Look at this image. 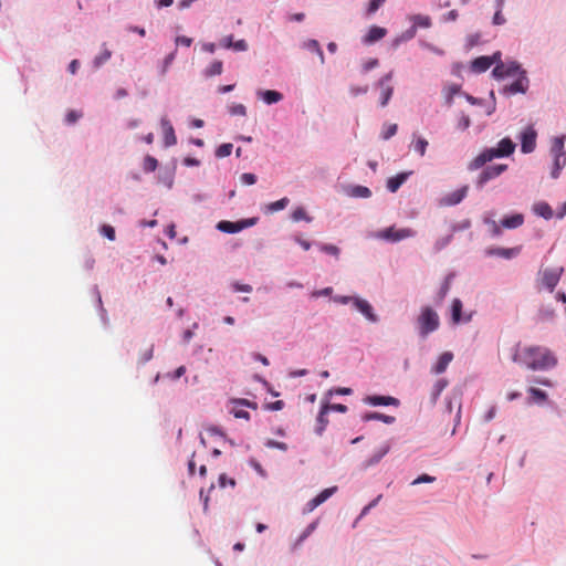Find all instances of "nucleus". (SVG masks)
Instances as JSON below:
<instances>
[{
    "mask_svg": "<svg viewBox=\"0 0 566 566\" xmlns=\"http://www.w3.org/2000/svg\"><path fill=\"white\" fill-rule=\"evenodd\" d=\"M319 249L321 251L334 255L336 258L339 255V249L334 244H321Z\"/></svg>",
    "mask_w": 566,
    "mask_h": 566,
    "instance_id": "obj_46",
    "label": "nucleus"
},
{
    "mask_svg": "<svg viewBox=\"0 0 566 566\" xmlns=\"http://www.w3.org/2000/svg\"><path fill=\"white\" fill-rule=\"evenodd\" d=\"M111 56H112V52L107 48H104L102 50V52L94 60L95 66L98 67V66L103 65L111 59Z\"/></svg>",
    "mask_w": 566,
    "mask_h": 566,
    "instance_id": "obj_38",
    "label": "nucleus"
},
{
    "mask_svg": "<svg viewBox=\"0 0 566 566\" xmlns=\"http://www.w3.org/2000/svg\"><path fill=\"white\" fill-rule=\"evenodd\" d=\"M513 360L525 365L532 370H546L555 367L557 364L554 353L544 346H527L516 350Z\"/></svg>",
    "mask_w": 566,
    "mask_h": 566,
    "instance_id": "obj_1",
    "label": "nucleus"
},
{
    "mask_svg": "<svg viewBox=\"0 0 566 566\" xmlns=\"http://www.w3.org/2000/svg\"><path fill=\"white\" fill-rule=\"evenodd\" d=\"M453 354L451 352L442 353L437 363L432 366V373L439 375L446 371L448 365L452 361Z\"/></svg>",
    "mask_w": 566,
    "mask_h": 566,
    "instance_id": "obj_17",
    "label": "nucleus"
},
{
    "mask_svg": "<svg viewBox=\"0 0 566 566\" xmlns=\"http://www.w3.org/2000/svg\"><path fill=\"white\" fill-rule=\"evenodd\" d=\"M485 253H486V255H490V256L495 255V256H500L503 259H512L520 253V249L518 248H510V249L490 248L485 251Z\"/></svg>",
    "mask_w": 566,
    "mask_h": 566,
    "instance_id": "obj_16",
    "label": "nucleus"
},
{
    "mask_svg": "<svg viewBox=\"0 0 566 566\" xmlns=\"http://www.w3.org/2000/svg\"><path fill=\"white\" fill-rule=\"evenodd\" d=\"M232 50L238 51V52L247 51L248 43L245 42V40H238V41L233 42Z\"/></svg>",
    "mask_w": 566,
    "mask_h": 566,
    "instance_id": "obj_58",
    "label": "nucleus"
},
{
    "mask_svg": "<svg viewBox=\"0 0 566 566\" xmlns=\"http://www.w3.org/2000/svg\"><path fill=\"white\" fill-rule=\"evenodd\" d=\"M493 23L495 25H502L505 23V18L502 14V11L496 10L494 17H493Z\"/></svg>",
    "mask_w": 566,
    "mask_h": 566,
    "instance_id": "obj_64",
    "label": "nucleus"
},
{
    "mask_svg": "<svg viewBox=\"0 0 566 566\" xmlns=\"http://www.w3.org/2000/svg\"><path fill=\"white\" fill-rule=\"evenodd\" d=\"M436 480L434 476H431V475H428V474H422L420 476H418L413 482L412 484H420V483H431Z\"/></svg>",
    "mask_w": 566,
    "mask_h": 566,
    "instance_id": "obj_61",
    "label": "nucleus"
},
{
    "mask_svg": "<svg viewBox=\"0 0 566 566\" xmlns=\"http://www.w3.org/2000/svg\"><path fill=\"white\" fill-rule=\"evenodd\" d=\"M227 484H230L231 486L235 485V481L233 479H228L226 474H221L219 476V485L221 488H226Z\"/></svg>",
    "mask_w": 566,
    "mask_h": 566,
    "instance_id": "obj_62",
    "label": "nucleus"
},
{
    "mask_svg": "<svg viewBox=\"0 0 566 566\" xmlns=\"http://www.w3.org/2000/svg\"><path fill=\"white\" fill-rule=\"evenodd\" d=\"M290 200L289 198L284 197L277 201L271 202L268 205L266 209L269 212H276L280 210H283L289 205Z\"/></svg>",
    "mask_w": 566,
    "mask_h": 566,
    "instance_id": "obj_33",
    "label": "nucleus"
},
{
    "mask_svg": "<svg viewBox=\"0 0 566 566\" xmlns=\"http://www.w3.org/2000/svg\"><path fill=\"white\" fill-rule=\"evenodd\" d=\"M176 57V51L175 52H171L170 54H168L165 60H164V64H163V69H161V74L165 75L167 70L169 69V66L171 65V63L174 62Z\"/></svg>",
    "mask_w": 566,
    "mask_h": 566,
    "instance_id": "obj_52",
    "label": "nucleus"
},
{
    "mask_svg": "<svg viewBox=\"0 0 566 566\" xmlns=\"http://www.w3.org/2000/svg\"><path fill=\"white\" fill-rule=\"evenodd\" d=\"M563 272H564V269L562 266L553 268V269H545V270L541 271L539 272L541 286L547 289L549 292H553L555 286L558 284Z\"/></svg>",
    "mask_w": 566,
    "mask_h": 566,
    "instance_id": "obj_5",
    "label": "nucleus"
},
{
    "mask_svg": "<svg viewBox=\"0 0 566 566\" xmlns=\"http://www.w3.org/2000/svg\"><path fill=\"white\" fill-rule=\"evenodd\" d=\"M81 117H82V113L76 112V111H70L66 114L65 120L67 124H74Z\"/></svg>",
    "mask_w": 566,
    "mask_h": 566,
    "instance_id": "obj_54",
    "label": "nucleus"
},
{
    "mask_svg": "<svg viewBox=\"0 0 566 566\" xmlns=\"http://www.w3.org/2000/svg\"><path fill=\"white\" fill-rule=\"evenodd\" d=\"M233 42H234L233 41V36L232 35H227V36H224V38H222L220 40L219 45L224 48V49H232Z\"/></svg>",
    "mask_w": 566,
    "mask_h": 566,
    "instance_id": "obj_57",
    "label": "nucleus"
},
{
    "mask_svg": "<svg viewBox=\"0 0 566 566\" xmlns=\"http://www.w3.org/2000/svg\"><path fill=\"white\" fill-rule=\"evenodd\" d=\"M317 526V522H313L304 530V532L300 535V537L293 544L292 551H295L298 546L303 544V542L314 532Z\"/></svg>",
    "mask_w": 566,
    "mask_h": 566,
    "instance_id": "obj_28",
    "label": "nucleus"
},
{
    "mask_svg": "<svg viewBox=\"0 0 566 566\" xmlns=\"http://www.w3.org/2000/svg\"><path fill=\"white\" fill-rule=\"evenodd\" d=\"M536 132L533 127H527L521 136V150L524 154H530L536 146Z\"/></svg>",
    "mask_w": 566,
    "mask_h": 566,
    "instance_id": "obj_9",
    "label": "nucleus"
},
{
    "mask_svg": "<svg viewBox=\"0 0 566 566\" xmlns=\"http://www.w3.org/2000/svg\"><path fill=\"white\" fill-rule=\"evenodd\" d=\"M161 128L164 133V144L166 147H170L177 144V137L175 135V129L170 122L167 118H161Z\"/></svg>",
    "mask_w": 566,
    "mask_h": 566,
    "instance_id": "obj_13",
    "label": "nucleus"
},
{
    "mask_svg": "<svg viewBox=\"0 0 566 566\" xmlns=\"http://www.w3.org/2000/svg\"><path fill=\"white\" fill-rule=\"evenodd\" d=\"M337 491V486H332L323 490L319 494H317L315 497H313L311 501L306 504V511L312 512L317 506L323 504L325 501H327L335 492Z\"/></svg>",
    "mask_w": 566,
    "mask_h": 566,
    "instance_id": "obj_11",
    "label": "nucleus"
},
{
    "mask_svg": "<svg viewBox=\"0 0 566 566\" xmlns=\"http://www.w3.org/2000/svg\"><path fill=\"white\" fill-rule=\"evenodd\" d=\"M240 180L243 185L251 186L256 182V176L251 172H244L241 175Z\"/></svg>",
    "mask_w": 566,
    "mask_h": 566,
    "instance_id": "obj_47",
    "label": "nucleus"
},
{
    "mask_svg": "<svg viewBox=\"0 0 566 566\" xmlns=\"http://www.w3.org/2000/svg\"><path fill=\"white\" fill-rule=\"evenodd\" d=\"M364 421H370V420H381L385 423H392L395 421V418L392 416H387L379 412H369L364 415L363 417Z\"/></svg>",
    "mask_w": 566,
    "mask_h": 566,
    "instance_id": "obj_29",
    "label": "nucleus"
},
{
    "mask_svg": "<svg viewBox=\"0 0 566 566\" xmlns=\"http://www.w3.org/2000/svg\"><path fill=\"white\" fill-rule=\"evenodd\" d=\"M506 169H507V165H504V164L488 166L485 169L482 170V172L480 174V176L478 178V181H476L478 187H483L488 181L499 177Z\"/></svg>",
    "mask_w": 566,
    "mask_h": 566,
    "instance_id": "obj_7",
    "label": "nucleus"
},
{
    "mask_svg": "<svg viewBox=\"0 0 566 566\" xmlns=\"http://www.w3.org/2000/svg\"><path fill=\"white\" fill-rule=\"evenodd\" d=\"M566 165V155H557L554 157V168L552 170V177L557 178L559 176L560 170Z\"/></svg>",
    "mask_w": 566,
    "mask_h": 566,
    "instance_id": "obj_30",
    "label": "nucleus"
},
{
    "mask_svg": "<svg viewBox=\"0 0 566 566\" xmlns=\"http://www.w3.org/2000/svg\"><path fill=\"white\" fill-rule=\"evenodd\" d=\"M353 305L357 311L364 314L367 319L370 322H377V316L374 314L373 306L366 300L354 297Z\"/></svg>",
    "mask_w": 566,
    "mask_h": 566,
    "instance_id": "obj_12",
    "label": "nucleus"
},
{
    "mask_svg": "<svg viewBox=\"0 0 566 566\" xmlns=\"http://www.w3.org/2000/svg\"><path fill=\"white\" fill-rule=\"evenodd\" d=\"M419 334L421 337H427L429 334L437 331L440 326V318L438 313L430 306H423L417 318Z\"/></svg>",
    "mask_w": 566,
    "mask_h": 566,
    "instance_id": "obj_3",
    "label": "nucleus"
},
{
    "mask_svg": "<svg viewBox=\"0 0 566 566\" xmlns=\"http://www.w3.org/2000/svg\"><path fill=\"white\" fill-rule=\"evenodd\" d=\"M192 44V39L191 38H188V36H185V35H180V36H177L176 38V45H182V46H190Z\"/></svg>",
    "mask_w": 566,
    "mask_h": 566,
    "instance_id": "obj_59",
    "label": "nucleus"
},
{
    "mask_svg": "<svg viewBox=\"0 0 566 566\" xmlns=\"http://www.w3.org/2000/svg\"><path fill=\"white\" fill-rule=\"evenodd\" d=\"M463 304L461 300L454 298L451 304V321L453 324L469 323L472 319V313L462 315Z\"/></svg>",
    "mask_w": 566,
    "mask_h": 566,
    "instance_id": "obj_10",
    "label": "nucleus"
},
{
    "mask_svg": "<svg viewBox=\"0 0 566 566\" xmlns=\"http://www.w3.org/2000/svg\"><path fill=\"white\" fill-rule=\"evenodd\" d=\"M364 401L370 406H398L399 400L391 396H368Z\"/></svg>",
    "mask_w": 566,
    "mask_h": 566,
    "instance_id": "obj_14",
    "label": "nucleus"
},
{
    "mask_svg": "<svg viewBox=\"0 0 566 566\" xmlns=\"http://www.w3.org/2000/svg\"><path fill=\"white\" fill-rule=\"evenodd\" d=\"M397 129H398V126L397 124H390L386 127V129L382 132V138L385 140L389 139L390 137H392L394 135H396L397 133Z\"/></svg>",
    "mask_w": 566,
    "mask_h": 566,
    "instance_id": "obj_50",
    "label": "nucleus"
},
{
    "mask_svg": "<svg viewBox=\"0 0 566 566\" xmlns=\"http://www.w3.org/2000/svg\"><path fill=\"white\" fill-rule=\"evenodd\" d=\"M564 143H565V137L562 136V137H556L553 142V145H552V154L554 157H556L557 155H566V151L564 149Z\"/></svg>",
    "mask_w": 566,
    "mask_h": 566,
    "instance_id": "obj_31",
    "label": "nucleus"
},
{
    "mask_svg": "<svg viewBox=\"0 0 566 566\" xmlns=\"http://www.w3.org/2000/svg\"><path fill=\"white\" fill-rule=\"evenodd\" d=\"M353 193L357 197H363V198H368L370 197L371 195V191L367 188V187H364V186H357Z\"/></svg>",
    "mask_w": 566,
    "mask_h": 566,
    "instance_id": "obj_51",
    "label": "nucleus"
},
{
    "mask_svg": "<svg viewBox=\"0 0 566 566\" xmlns=\"http://www.w3.org/2000/svg\"><path fill=\"white\" fill-rule=\"evenodd\" d=\"M229 112L234 116H245L247 108L243 104H232L229 106Z\"/></svg>",
    "mask_w": 566,
    "mask_h": 566,
    "instance_id": "obj_43",
    "label": "nucleus"
},
{
    "mask_svg": "<svg viewBox=\"0 0 566 566\" xmlns=\"http://www.w3.org/2000/svg\"><path fill=\"white\" fill-rule=\"evenodd\" d=\"M524 223V216L521 213H515L510 217H505L501 221V226L506 229H516Z\"/></svg>",
    "mask_w": 566,
    "mask_h": 566,
    "instance_id": "obj_20",
    "label": "nucleus"
},
{
    "mask_svg": "<svg viewBox=\"0 0 566 566\" xmlns=\"http://www.w3.org/2000/svg\"><path fill=\"white\" fill-rule=\"evenodd\" d=\"M379 64V61L378 59H369L367 61H365L361 65V70L364 73H367L369 72L370 70L377 67Z\"/></svg>",
    "mask_w": 566,
    "mask_h": 566,
    "instance_id": "obj_49",
    "label": "nucleus"
},
{
    "mask_svg": "<svg viewBox=\"0 0 566 566\" xmlns=\"http://www.w3.org/2000/svg\"><path fill=\"white\" fill-rule=\"evenodd\" d=\"M157 166H158V161L155 157L149 156V155L145 157L144 164H143V168L145 171H148V172L155 171L157 169Z\"/></svg>",
    "mask_w": 566,
    "mask_h": 566,
    "instance_id": "obj_41",
    "label": "nucleus"
},
{
    "mask_svg": "<svg viewBox=\"0 0 566 566\" xmlns=\"http://www.w3.org/2000/svg\"><path fill=\"white\" fill-rule=\"evenodd\" d=\"M415 234L416 232L410 228L396 229L395 227H389L378 231L375 234V238L389 242H398L408 238H412Z\"/></svg>",
    "mask_w": 566,
    "mask_h": 566,
    "instance_id": "obj_4",
    "label": "nucleus"
},
{
    "mask_svg": "<svg viewBox=\"0 0 566 566\" xmlns=\"http://www.w3.org/2000/svg\"><path fill=\"white\" fill-rule=\"evenodd\" d=\"M256 221V218L242 219L237 222L223 220L218 222L217 229L224 233H237L245 228L254 226Z\"/></svg>",
    "mask_w": 566,
    "mask_h": 566,
    "instance_id": "obj_6",
    "label": "nucleus"
},
{
    "mask_svg": "<svg viewBox=\"0 0 566 566\" xmlns=\"http://www.w3.org/2000/svg\"><path fill=\"white\" fill-rule=\"evenodd\" d=\"M533 211L535 214H537L546 220H549L553 218V209L545 201H539V202L534 203Z\"/></svg>",
    "mask_w": 566,
    "mask_h": 566,
    "instance_id": "obj_21",
    "label": "nucleus"
},
{
    "mask_svg": "<svg viewBox=\"0 0 566 566\" xmlns=\"http://www.w3.org/2000/svg\"><path fill=\"white\" fill-rule=\"evenodd\" d=\"M493 64V60L489 56H480L473 60L472 70L482 73L489 70Z\"/></svg>",
    "mask_w": 566,
    "mask_h": 566,
    "instance_id": "obj_23",
    "label": "nucleus"
},
{
    "mask_svg": "<svg viewBox=\"0 0 566 566\" xmlns=\"http://www.w3.org/2000/svg\"><path fill=\"white\" fill-rule=\"evenodd\" d=\"M232 287L235 292H245V293L252 292V286L249 284L233 283Z\"/></svg>",
    "mask_w": 566,
    "mask_h": 566,
    "instance_id": "obj_60",
    "label": "nucleus"
},
{
    "mask_svg": "<svg viewBox=\"0 0 566 566\" xmlns=\"http://www.w3.org/2000/svg\"><path fill=\"white\" fill-rule=\"evenodd\" d=\"M528 394L531 395L533 402H544L547 399V394L541 389L531 387L528 388Z\"/></svg>",
    "mask_w": 566,
    "mask_h": 566,
    "instance_id": "obj_32",
    "label": "nucleus"
},
{
    "mask_svg": "<svg viewBox=\"0 0 566 566\" xmlns=\"http://www.w3.org/2000/svg\"><path fill=\"white\" fill-rule=\"evenodd\" d=\"M493 75L497 78H504V77H507L509 76V71H507V66L506 64L504 63H500L497 64L493 71H492Z\"/></svg>",
    "mask_w": 566,
    "mask_h": 566,
    "instance_id": "obj_42",
    "label": "nucleus"
},
{
    "mask_svg": "<svg viewBox=\"0 0 566 566\" xmlns=\"http://www.w3.org/2000/svg\"><path fill=\"white\" fill-rule=\"evenodd\" d=\"M450 290V283L448 281H446L441 287H440V291L438 293V303L442 302L443 298L447 296L448 292Z\"/></svg>",
    "mask_w": 566,
    "mask_h": 566,
    "instance_id": "obj_55",
    "label": "nucleus"
},
{
    "mask_svg": "<svg viewBox=\"0 0 566 566\" xmlns=\"http://www.w3.org/2000/svg\"><path fill=\"white\" fill-rule=\"evenodd\" d=\"M233 149V145L230 143L220 145L216 150V156L218 158H224L231 155Z\"/></svg>",
    "mask_w": 566,
    "mask_h": 566,
    "instance_id": "obj_39",
    "label": "nucleus"
},
{
    "mask_svg": "<svg viewBox=\"0 0 566 566\" xmlns=\"http://www.w3.org/2000/svg\"><path fill=\"white\" fill-rule=\"evenodd\" d=\"M368 92V86L367 85H364V86H360V85H350L349 86V93L352 96L356 97V96H359V95H364Z\"/></svg>",
    "mask_w": 566,
    "mask_h": 566,
    "instance_id": "obj_44",
    "label": "nucleus"
},
{
    "mask_svg": "<svg viewBox=\"0 0 566 566\" xmlns=\"http://www.w3.org/2000/svg\"><path fill=\"white\" fill-rule=\"evenodd\" d=\"M467 192H468V187L467 186L462 187L461 189H458V190L453 191L452 193L448 195L447 197H444L442 199V202L446 206L458 205L464 199V197L467 196Z\"/></svg>",
    "mask_w": 566,
    "mask_h": 566,
    "instance_id": "obj_18",
    "label": "nucleus"
},
{
    "mask_svg": "<svg viewBox=\"0 0 566 566\" xmlns=\"http://www.w3.org/2000/svg\"><path fill=\"white\" fill-rule=\"evenodd\" d=\"M266 446L269 448L279 449V450H282V451H286L287 450V444L285 442H281V441H276V440H269L266 442Z\"/></svg>",
    "mask_w": 566,
    "mask_h": 566,
    "instance_id": "obj_53",
    "label": "nucleus"
},
{
    "mask_svg": "<svg viewBox=\"0 0 566 566\" xmlns=\"http://www.w3.org/2000/svg\"><path fill=\"white\" fill-rule=\"evenodd\" d=\"M329 411V406L328 405H324L322 408H321V411L318 413V417H317V422H318V426L316 428V433L317 434H322L323 431L325 430L327 423H328V420L326 418V415L327 412Z\"/></svg>",
    "mask_w": 566,
    "mask_h": 566,
    "instance_id": "obj_27",
    "label": "nucleus"
},
{
    "mask_svg": "<svg viewBox=\"0 0 566 566\" xmlns=\"http://www.w3.org/2000/svg\"><path fill=\"white\" fill-rule=\"evenodd\" d=\"M417 29L416 27L411 25L400 38L396 39L394 42L395 46H398L401 41H408L416 36Z\"/></svg>",
    "mask_w": 566,
    "mask_h": 566,
    "instance_id": "obj_40",
    "label": "nucleus"
},
{
    "mask_svg": "<svg viewBox=\"0 0 566 566\" xmlns=\"http://www.w3.org/2000/svg\"><path fill=\"white\" fill-rule=\"evenodd\" d=\"M292 219L295 222H298L301 220H305L306 222L312 221V218L307 216L305 209L302 207H297L296 209H294V211L292 213Z\"/></svg>",
    "mask_w": 566,
    "mask_h": 566,
    "instance_id": "obj_36",
    "label": "nucleus"
},
{
    "mask_svg": "<svg viewBox=\"0 0 566 566\" xmlns=\"http://www.w3.org/2000/svg\"><path fill=\"white\" fill-rule=\"evenodd\" d=\"M527 85H528V80L525 76V72L523 71L522 76H520L516 81H514L506 90L511 94L525 93Z\"/></svg>",
    "mask_w": 566,
    "mask_h": 566,
    "instance_id": "obj_19",
    "label": "nucleus"
},
{
    "mask_svg": "<svg viewBox=\"0 0 566 566\" xmlns=\"http://www.w3.org/2000/svg\"><path fill=\"white\" fill-rule=\"evenodd\" d=\"M408 177V174H398L397 176L395 177H391L388 179L387 181V188L390 192H396L400 186L406 181Z\"/></svg>",
    "mask_w": 566,
    "mask_h": 566,
    "instance_id": "obj_25",
    "label": "nucleus"
},
{
    "mask_svg": "<svg viewBox=\"0 0 566 566\" xmlns=\"http://www.w3.org/2000/svg\"><path fill=\"white\" fill-rule=\"evenodd\" d=\"M385 1L386 0H370L367 7V14H374L385 3Z\"/></svg>",
    "mask_w": 566,
    "mask_h": 566,
    "instance_id": "obj_45",
    "label": "nucleus"
},
{
    "mask_svg": "<svg viewBox=\"0 0 566 566\" xmlns=\"http://www.w3.org/2000/svg\"><path fill=\"white\" fill-rule=\"evenodd\" d=\"M303 48L311 51V52H314L318 55L319 57V62L321 64H324L325 63V56H324V53H323V50L318 43L317 40H307L303 43Z\"/></svg>",
    "mask_w": 566,
    "mask_h": 566,
    "instance_id": "obj_24",
    "label": "nucleus"
},
{
    "mask_svg": "<svg viewBox=\"0 0 566 566\" xmlns=\"http://www.w3.org/2000/svg\"><path fill=\"white\" fill-rule=\"evenodd\" d=\"M409 20L412 22V25L416 27L417 30L418 28L428 29L432 24L431 18L423 14H413L409 18Z\"/></svg>",
    "mask_w": 566,
    "mask_h": 566,
    "instance_id": "obj_26",
    "label": "nucleus"
},
{
    "mask_svg": "<svg viewBox=\"0 0 566 566\" xmlns=\"http://www.w3.org/2000/svg\"><path fill=\"white\" fill-rule=\"evenodd\" d=\"M223 71V64L221 61L219 60H216L213 61L209 67H207L206 70V75L207 76H214V75H220Z\"/></svg>",
    "mask_w": 566,
    "mask_h": 566,
    "instance_id": "obj_34",
    "label": "nucleus"
},
{
    "mask_svg": "<svg viewBox=\"0 0 566 566\" xmlns=\"http://www.w3.org/2000/svg\"><path fill=\"white\" fill-rule=\"evenodd\" d=\"M428 145V140L423 137H418L417 140L412 144L415 151H417L420 156H424Z\"/></svg>",
    "mask_w": 566,
    "mask_h": 566,
    "instance_id": "obj_35",
    "label": "nucleus"
},
{
    "mask_svg": "<svg viewBox=\"0 0 566 566\" xmlns=\"http://www.w3.org/2000/svg\"><path fill=\"white\" fill-rule=\"evenodd\" d=\"M389 451V447L385 446L379 451H377L366 463L367 467L374 465L378 463Z\"/></svg>",
    "mask_w": 566,
    "mask_h": 566,
    "instance_id": "obj_37",
    "label": "nucleus"
},
{
    "mask_svg": "<svg viewBox=\"0 0 566 566\" xmlns=\"http://www.w3.org/2000/svg\"><path fill=\"white\" fill-rule=\"evenodd\" d=\"M392 72L384 75L377 83L380 87V106L385 107L394 94V86L390 85Z\"/></svg>",
    "mask_w": 566,
    "mask_h": 566,
    "instance_id": "obj_8",
    "label": "nucleus"
},
{
    "mask_svg": "<svg viewBox=\"0 0 566 566\" xmlns=\"http://www.w3.org/2000/svg\"><path fill=\"white\" fill-rule=\"evenodd\" d=\"M101 233L105 235L108 240L114 241L115 240V229L109 224H104L101 228Z\"/></svg>",
    "mask_w": 566,
    "mask_h": 566,
    "instance_id": "obj_48",
    "label": "nucleus"
},
{
    "mask_svg": "<svg viewBox=\"0 0 566 566\" xmlns=\"http://www.w3.org/2000/svg\"><path fill=\"white\" fill-rule=\"evenodd\" d=\"M514 150L515 144L507 137L503 138L497 144V147L488 148L479 154L473 160L470 161L468 168L470 170H478L494 158L510 156L514 153Z\"/></svg>",
    "mask_w": 566,
    "mask_h": 566,
    "instance_id": "obj_2",
    "label": "nucleus"
},
{
    "mask_svg": "<svg viewBox=\"0 0 566 566\" xmlns=\"http://www.w3.org/2000/svg\"><path fill=\"white\" fill-rule=\"evenodd\" d=\"M153 352H154L153 346L145 349V352L142 354V356L139 358V363L145 364L148 360H150L153 358Z\"/></svg>",
    "mask_w": 566,
    "mask_h": 566,
    "instance_id": "obj_56",
    "label": "nucleus"
},
{
    "mask_svg": "<svg viewBox=\"0 0 566 566\" xmlns=\"http://www.w3.org/2000/svg\"><path fill=\"white\" fill-rule=\"evenodd\" d=\"M387 34V30L385 28L373 25L369 28L367 34L363 38V42L365 44H373L382 38H385Z\"/></svg>",
    "mask_w": 566,
    "mask_h": 566,
    "instance_id": "obj_15",
    "label": "nucleus"
},
{
    "mask_svg": "<svg viewBox=\"0 0 566 566\" xmlns=\"http://www.w3.org/2000/svg\"><path fill=\"white\" fill-rule=\"evenodd\" d=\"M447 381L444 380H438L434 385V399L441 394V391L446 388Z\"/></svg>",
    "mask_w": 566,
    "mask_h": 566,
    "instance_id": "obj_63",
    "label": "nucleus"
},
{
    "mask_svg": "<svg viewBox=\"0 0 566 566\" xmlns=\"http://www.w3.org/2000/svg\"><path fill=\"white\" fill-rule=\"evenodd\" d=\"M258 95L269 105L279 103L283 99V95L280 92L272 90L259 91Z\"/></svg>",
    "mask_w": 566,
    "mask_h": 566,
    "instance_id": "obj_22",
    "label": "nucleus"
}]
</instances>
